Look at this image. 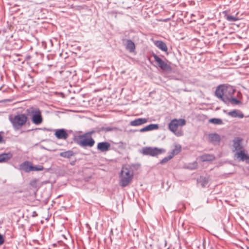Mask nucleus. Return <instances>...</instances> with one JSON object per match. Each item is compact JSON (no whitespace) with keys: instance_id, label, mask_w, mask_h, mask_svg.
I'll return each instance as SVG.
<instances>
[{"instance_id":"1","label":"nucleus","mask_w":249,"mask_h":249,"mask_svg":"<svg viewBox=\"0 0 249 249\" xmlns=\"http://www.w3.org/2000/svg\"><path fill=\"white\" fill-rule=\"evenodd\" d=\"M235 91L234 88L229 85L223 84L217 87L215 91V95L225 104H229L231 96H233Z\"/></svg>"},{"instance_id":"2","label":"nucleus","mask_w":249,"mask_h":249,"mask_svg":"<svg viewBox=\"0 0 249 249\" xmlns=\"http://www.w3.org/2000/svg\"><path fill=\"white\" fill-rule=\"evenodd\" d=\"M9 120L12 124L14 130L18 131L22 128L28 121L27 115L25 113H18L16 115H10Z\"/></svg>"},{"instance_id":"3","label":"nucleus","mask_w":249,"mask_h":249,"mask_svg":"<svg viewBox=\"0 0 249 249\" xmlns=\"http://www.w3.org/2000/svg\"><path fill=\"white\" fill-rule=\"evenodd\" d=\"M133 172L130 169L123 167L119 175V185L124 187L127 186L132 180Z\"/></svg>"},{"instance_id":"4","label":"nucleus","mask_w":249,"mask_h":249,"mask_svg":"<svg viewBox=\"0 0 249 249\" xmlns=\"http://www.w3.org/2000/svg\"><path fill=\"white\" fill-rule=\"evenodd\" d=\"M26 112L28 115L31 116V120L33 124L39 125L42 123L41 112L38 108L31 107L27 109Z\"/></svg>"},{"instance_id":"5","label":"nucleus","mask_w":249,"mask_h":249,"mask_svg":"<svg viewBox=\"0 0 249 249\" xmlns=\"http://www.w3.org/2000/svg\"><path fill=\"white\" fill-rule=\"evenodd\" d=\"M186 121L183 119H174L172 120L168 124L169 129L177 136H181L183 133L182 131H178L179 126H183L185 124Z\"/></svg>"},{"instance_id":"6","label":"nucleus","mask_w":249,"mask_h":249,"mask_svg":"<svg viewBox=\"0 0 249 249\" xmlns=\"http://www.w3.org/2000/svg\"><path fill=\"white\" fill-rule=\"evenodd\" d=\"M73 140L77 144L82 147L87 146L91 147L95 143V141L92 137H84L79 139V136H77L74 138Z\"/></svg>"},{"instance_id":"7","label":"nucleus","mask_w":249,"mask_h":249,"mask_svg":"<svg viewBox=\"0 0 249 249\" xmlns=\"http://www.w3.org/2000/svg\"><path fill=\"white\" fill-rule=\"evenodd\" d=\"M164 152H165V150L163 148H159L156 147H144L142 149L141 153L143 155L155 157Z\"/></svg>"},{"instance_id":"8","label":"nucleus","mask_w":249,"mask_h":249,"mask_svg":"<svg viewBox=\"0 0 249 249\" xmlns=\"http://www.w3.org/2000/svg\"><path fill=\"white\" fill-rule=\"evenodd\" d=\"M152 56L154 58L155 61L157 63L158 66L161 70L166 71H170L172 70L171 66L164 61L157 54L153 53Z\"/></svg>"},{"instance_id":"9","label":"nucleus","mask_w":249,"mask_h":249,"mask_svg":"<svg viewBox=\"0 0 249 249\" xmlns=\"http://www.w3.org/2000/svg\"><path fill=\"white\" fill-rule=\"evenodd\" d=\"M122 41L126 50L128 51L130 53L135 52L136 46L134 42L132 40L124 38L122 39Z\"/></svg>"},{"instance_id":"10","label":"nucleus","mask_w":249,"mask_h":249,"mask_svg":"<svg viewBox=\"0 0 249 249\" xmlns=\"http://www.w3.org/2000/svg\"><path fill=\"white\" fill-rule=\"evenodd\" d=\"M110 144L107 142H99L97 145V149L101 152H105L110 149Z\"/></svg>"},{"instance_id":"11","label":"nucleus","mask_w":249,"mask_h":249,"mask_svg":"<svg viewBox=\"0 0 249 249\" xmlns=\"http://www.w3.org/2000/svg\"><path fill=\"white\" fill-rule=\"evenodd\" d=\"M55 137L58 139L66 140L68 137V134L64 129H56L54 134Z\"/></svg>"},{"instance_id":"12","label":"nucleus","mask_w":249,"mask_h":249,"mask_svg":"<svg viewBox=\"0 0 249 249\" xmlns=\"http://www.w3.org/2000/svg\"><path fill=\"white\" fill-rule=\"evenodd\" d=\"M208 138L209 141L214 145L218 144L221 141L220 135L216 133L209 134Z\"/></svg>"},{"instance_id":"13","label":"nucleus","mask_w":249,"mask_h":249,"mask_svg":"<svg viewBox=\"0 0 249 249\" xmlns=\"http://www.w3.org/2000/svg\"><path fill=\"white\" fill-rule=\"evenodd\" d=\"M32 163L28 161H25L22 162L19 165V168L20 170L24 171L26 173H29L32 171L31 167Z\"/></svg>"},{"instance_id":"14","label":"nucleus","mask_w":249,"mask_h":249,"mask_svg":"<svg viewBox=\"0 0 249 249\" xmlns=\"http://www.w3.org/2000/svg\"><path fill=\"white\" fill-rule=\"evenodd\" d=\"M148 122V119L146 118H138L130 122V124L131 126H139L146 123Z\"/></svg>"},{"instance_id":"15","label":"nucleus","mask_w":249,"mask_h":249,"mask_svg":"<svg viewBox=\"0 0 249 249\" xmlns=\"http://www.w3.org/2000/svg\"><path fill=\"white\" fill-rule=\"evenodd\" d=\"M13 157L11 152L3 153L0 154V163L6 162Z\"/></svg>"},{"instance_id":"16","label":"nucleus","mask_w":249,"mask_h":249,"mask_svg":"<svg viewBox=\"0 0 249 249\" xmlns=\"http://www.w3.org/2000/svg\"><path fill=\"white\" fill-rule=\"evenodd\" d=\"M154 45L160 50L163 52H167L168 47L163 41L161 40H156L154 41Z\"/></svg>"},{"instance_id":"17","label":"nucleus","mask_w":249,"mask_h":249,"mask_svg":"<svg viewBox=\"0 0 249 249\" xmlns=\"http://www.w3.org/2000/svg\"><path fill=\"white\" fill-rule=\"evenodd\" d=\"M159 128V124H150L142 128H141L139 131L140 132H144L146 131H151L153 130L158 129Z\"/></svg>"},{"instance_id":"18","label":"nucleus","mask_w":249,"mask_h":249,"mask_svg":"<svg viewBox=\"0 0 249 249\" xmlns=\"http://www.w3.org/2000/svg\"><path fill=\"white\" fill-rule=\"evenodd\" d=\"M242 139L239 137H236L233 140V146L235 150L238 151L242 149V146L241 145Z\"/></svg>"},{"instance_id":"19","label":"nucleus","mask_w":249,"mask_h":249,"mask_svg":"<svg viewBox=\"0 0 249 249\" xmlns=\"http://www.w3.org/2000/svg\"><path fill=\"white\" fill-rule=\"evenodd\" d=\"M228 115L233 118H243L244 117V114L241 111L233 110L228 112Z\"/></svg>"},{"instance_id":"20","label":"nucleus","mask_w":249,"mask_h":249,"mask_svg":"<svg viewBox=\"0 0 249 249\" xmlns=\"http://www.w3.org/2000/svg\"><path fill=\"white\" fill-rule=\"evenodd\" d=\"M200 159L202 161H211L214 160L215 156L213 154H205L201 156Z\"/></svg>"},{"instance_id":"21","label":"nucleus","mask_w":249,"mask_h":249,"mask_svg":"<svg viewBox=\"0 0 249 249\" xmlns=\"http://www.w3.org/2000/svg\"><path fill=\"white\" fill-rule=\"evenodd\" d=\"M181 150V146L178 143L174 144V148L169 154L173 158L175 155H178Z\"/></svg>"},{"instance_id":"22","label":"nucleus","mask_w":249,"mask_h":249,"mask_svg":"<svg viewBox=\"0 0 249 249\" xmlns=\"http://www.w3.org/2000/svg\"><path fill=\"white\" fill-rule=\"evenodd\" d=\"M74 153L72 150H68L66 151L62 152H61L59 154L60 156L68 159H70L72 156H74Z\"/></svg>"},{"instance_id":"23","label":"nucleus","mask_w":249,"mask_h":249,"mask_svg":"<svg viewBox=\"0 0 249 249\" xmlns=\"http://www.w3.org/2000/svg\"><path fill=\"white\" fill-rule=\"evenodd\" d=\"M224 18L228 21L232 22L238 20V18L236 16H232L229 14H225Z\"/></svg>"},{"instance_id":"24","label":"nucleus","mask_w":249,"mask_h":249,"mask_svg":"<svg viewBox=\"0 0 249 249\" xmlns=\"http://www.w3.org/2000/svg\"><path fill=\"white\" fill-rule=\"evenodd\" d=\"M230 103L232 105H236L241 104V102L237 98L233 97V96H231V98L229 100V104Z\"/></svg>"},{"instance_id":"25","label":"nucleus","mask_w":249,"mask_h":249,"mask_svg":"<svg viewBox=\"0 0 249 249\" xmlns=\"http://www.w3.org/2000/svg\"><path fill=\"white\" fill-rule=\"evenodd\" d=\"M209 179L206 177H200L199 178V182L202 187H204L208 183Z\"/></svg>"},{"instance_id":"26","label":"nucleus","mask_w":249,"mask_h":249,"mask_svg":"<svg viewBox=\"0 0 249 249\" xmlns=\"http://www.w3.org/2000/svg\"><path fill=\"white\" fill-rule=\"evenodd\" d=\"M209 122L215 124H221L223 122L221 119L218 118H213L209 120Z\"/></svg>"},{"instance_id":"27","label":"nucleus","mask_w":249,"mask_h":249,"mask_svg":"<svg viewBox=\"0 0 249 249\" xmlns=\"http://www.w3.org/2000/svg\"><path fill=\"white\" fill-rule=\"evenodd\" d=\"M237 155L238 157H240L242 160H244L245 159H249V156L245 154V153L243 151H241L240 152H238Z\"/></svg>"},{"instance_id":"28","label":"nucleus","mask_w":249,"mask_h":249,"mask_svg":"<svg viewBox=\"0 0 249 249\" xmlns=\"http://www.w3.org/2000/svg\"><path fill=\"white\" fill-rule=\"evenodd\" d=\"M44 168L42 165H35L33 166L32 165L31 167L32 171H42L43 170Z\"/></svg>"},{"instance_id":"29","label":"nucleus","mask_w":249,"mask_h":249,"mask_svg":"<svg viewBox=\"0 0 249 249\" xmlns=\"http://www.w3.org/2000/svg\"><path fill=\"white\" fill-rule=\"evenodd\" d=\"M173 158L169 154L168 156L164 157L162 160H160L159 163L160 164H163L167 162L169 160L172 159Z\"/></svg>"},{"instance_id":"30","label":"nucleus","mask_w":249,"mask_h":249,"mask_svg":"<svg viewBox=\"0 0 249 249\" xmlns=\"http://www.w3.org/2000/svg\"><path fill=\"white\" fill-rule=\"evenodd\" d=\"M94 133V131H91L86 132L83 135H79V138L81 139L84 137H92L91 135Z\"/></svg>"},{"instance_id":"31","label":"nucleus","mask_w":249,"mask_h":249,"mask_svg":"<svg viewBox=\"0 0 249 249\" xmlns=\"http://www.w3.org/2000/svg\"><path fill=\"white\" fill-rule=\"evenodd\" d=\"M114 129V128L110 126H107V127H102L101 128V130L102 131H104L105 132L111 131Z\"/></svg>"},{"instance_id":"32","label":"nucleus","mask_w":249,"mask_h":249,"mask_svg":"<svg viewBox=\"0 0 249 249\" xmlns=\"http://www.w3.org/2000/svg\"><path fill=\"white\" fill-rule=\"evenodd\" d=\"M38 180L37 179H34L31 181L30 184L34 188L37 187V182Z\"/></svg>"},{"instance_id":"33","label":"nucleus","mask_w":249,"mask_h":249,"mask_svg":"<svg viewBox=\"0 0 249 249\" xmlns=\"http://www.w3.org/2000/svg\"><path fill=\"white\" fill-rule=\"evenodd\" d=\"M4 242V238L3 235L0 233V246L2 245Z\"/></svg>"},{"instance_id":"34","label":"nucleus","mask_w":249,"mask_h":249,"mask_svg":"<svg viewBox=\"0 0 249 249\" xmlns=\"http://www.w3.org/2000/svg\"><path fill=\"white\" fill-rule=\"evenodd\" d=\"M192 167H189V168L192 170L196 169L197 166V163L196 161H195L192 163Z\"/></svg>"},{"instance_id":"35","label":"nucleus","mask_w":249,"mask_h":249,"mask_svg":"<svg viewBox=\"0 0 249 249\" xmlns=\"http://www.w3.org/2000/svg\"><path fill=\"white\" fill-rule=\"evenodd\" d=\"M2 132H0V143H2L3 142V137L1 136Z\"/></svg>"},{"instance_id":"36","label":"nucleus","mask_w":249,"mask_h":249,"mask_svg":"<svg viewBox=\"0 0 249 249\" xmlns=\"http://www.w3.org/2000/svg\"><path fill=\"white\" fill-rule=\"evenodd\" d=\"M170 20V18H166V19H163V21H164V22H167V21H168V20Z\"/></svg>"}]
</instances>
